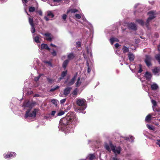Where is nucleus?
I'll list each match as a JSON object with an SVG mask.
<instances>
[{"label": "nucleus", "mask_w": 160, "mask_h": 160, "mask_svg": "<svg viewBox=\"0 0 160 160\" xmlns=\"http://www.w3.org/2000/svg\"><path fill=\"white\" fill-rule=\"evenodd\" d=\"M67 72V70L62 72L61 74V77L58 78V81L60 82L62 79H63L64 77L66 76Z\"/></svg>", "instance_id": "4468645a"}, {"label": "nucleus", "mask_w": 160, "mask_h": 160, "mask_svg": "<svg viewBox=\"0 0 160 160\" xmlns=\"http://www.w3.org/2000/svg\"><path fill=\"white\" fill-rule=\"evenodd\" d=\"M38 13L39 14V15L41 16L42 15V12L41 10H39L38 11Z\"/></svg>", "instance_id": "13d9d810"}, {"label": "nucleus", "mask_w": 160, "mask_h": 160, "mask_svg": "<svg viewBox=\"0 0 160 160\" xmlns=\"http://www.w3.org/2000/svg\"><path fill=\"white\" fill-rule=\"evenodd\" d=\"M122 138H124L125 140H128L130 141H131V142H133V140L134 139V137L132 136H131L130 137V139H129V138H127V137H121V140H122Z\"/></svg>", "instance_id": "f3484780"}, {"label": "nucleus", "mask_w": 160, "mask_h": 160, "mask_svg": "<svg viewBox=\"0 0 160 160\" xmlns=\"http://www.w3.org/2000/svg\"><path fill=\"white\" fill-rule=\"evenodd\" d=\"M55 90H56V88H51L50 90V92H53V91H54Z\"/></svg>", "instance_id": "e2e57ef3"}, {"label": "nucleus", "mask_w": 160, "mask_h": 160, "mask_svg": "<svg viewBox=\"0 0 160 160\" xmlns=\"http://www.w3.org/2000/svg\"><path fill=\"white\" fill-rule=\"evenodd\" d=\"M78 122L77 118L73 113H68L66 117L61 119L59 121L58 128L59 130L65 133L73 132V128Z\"/></svg>", "instance_id": "f257e3e1"}, {"label": "nucleus", "mask_w": 160, "mask_h": 160, "mask_svg": "<svg viewBox=\"0 0 160 160\" xmlns=\"http://www.w3.org/2000/svg\"><path fill=\"white\" fill-rule=\"evenodd\" d=\"M81 43L80 42H77L76 43V46L78 47H80L81 46Z\"/></svg>", "instance_id": "09e8293b"}, {"label": "nucleus", "mask_w": 160, "mask_h": 160, "mask_svg": "<svg viewBox=\"0 0 160 160\" xmlns=\"http://www.w3.org/2000/svg\"><path fill=\"white\" fill-rule=\"evenodd\" d=\"M29 0H22L23 3H24V5L26 6V3H27Z\"/></svg>", "instance_id": "864d4df0"}, {"label": "nucleus", "mask_w": 160, "mask_h": 160, "mask_svg": "<svg viewBox=\"0 0 160 160\" xmlns=\"http://www.w3.org/2000/svg\"><path fill=\"white\" fill-rule=\"evenodd\" d=\"M40 77H41V75H39L38 77H35L34 78L35 81H38V80L39 79V78H40Z\"/></svg>", "instance_id": "8fccbe9b"}, {"label": "nucleus", "mask_w": 160, "mask_h": 160, "mask_svg": "<svg viewBox=\"0 0 160 160\" xmlns=\"http://www.w3.org/2000/svg\"><path fill=\"white\" fill-rule=\"evenodd\" d=\"M54 2H61V0H53Z\"/></svg>", "instance_id": "bf43d9fd"}, {"label": "nucleus", "mask_w": 160, "mask_h": 160, "mask_svg": "<svg viewBox=\"0 0 160 160\" xmlns=\"http://www.w3.org/2000/svg\"><path fill=\"white\" fill-rule=\"evenodd\" d=\"M32 28L31 32L32 33H34L35 32V29L34 27V25L31 26Z\"/></svg>", "instance_id": "c03bdc74"}, {"label": "nucleus", "mask_w": 160, "mask_h": 160, "mask_svg": "<svg viewBox=\"0 0 160 160\" xmlns=\"http://www.w3.org/2000/svg\"><path fill=\"white\" fill-rule=\"evenodd\" d=\"M87 51L88 55H89L92 58V53L91 49H88L87 48Z\"/></svg>", "instance_id": "e433bc0d"}, {"label": "nucleus", "mask_w": 160, "mask_h": 160, "mask_svg": "<svg viewBox=\"0 0 160 160\" xmlns=\"http://www.w3.org/2000/svg\"><path fill=\"white\" fill-rule=\"evenodd\" d=\"M59 88V87L58 86H57L55 88H56V90L58 88Z\"/></svg>", "instance_id": "774afa93"}, {"label": "nucleus", "mask_w": 160, "mask_h": 160, "mask_svg": "<svg viewBox=\"0 0 160 160\" xmlns=\"http://www.w3.org/2000/svg\"><path fill=\"white\" fill-rule=\"evenodd\" d=\"M36 110L34 109L33 111H31L30 110L28 109L27 110L25 115V118H26L28 117L34 118L36 117Z\"/></svg>", "instance_id": "39448f33"}, {"label": "nucleus", "mask_w": 160, "mask_h": 160, "mask_svg": "<svg viewBox=\"0 0 160 160\" xmlns=\"http://www.w3.org/2000/svg\"><path fill=\"white\" fill-rule=\"evenodd\" d=\"M151 58L149 56L146 55V58L145 61L148 66L149 67L151 65Z\"/></svg>", "instance_id": "6e6552de"}, {"label": "nucleus", "mask_w": 160, "mask_h": 160, "mask_svg": "<svg viewBox=\"0 0 160 160\" xmlns=\"http://www.w3.org/2000/svg\"><path fill=\"white\" fill-rule=\"evenodd\" d=\"M23 106L30 108L31 107L30 102L28 101H26L23 103Z\"/></svg>", "instance_id": "6ab92c4d"}, {"label": "nucleus", "mask_w": 160, "mask_h": 160, "mask_svg": "<svg viewBox=\"0 0 160 160\" xmlns=\"http://www.w3.org/2000/svg\"><path fill=\"white\" fill-rule=\"evenodd\" d=\"M105 147L109 152H110L112 150L116 155L120 154L121 150V148L120 146L116 147L113 145L110 141L108 143H105Z\"/></svg>", "instance_id": "f03ea898"}, {"label": "nucleus", "mask_w": 160, "mask_h": 160, "mask_svg": "<svg viewBox=\"0 0 160 160\" xmlns=\"http://www.w3.org/2000/svg\"><path fill=\"white\" fill-rule=\"evenodd\" d=\"M151 88L153 90H156L158 88V86L156 83H153L151 85Z\"/></svg>", "instance_id": "4be33fe9"}, {"label": "nucleus", "mask_w": 160, "mask_h": 160, "mask_svg": "<svg viewBox=\"0 0 160 160\" xmlns=\"http://www.w3.org/2000/svg\"><path fill=\"white\" fill-rule=\"evenodd\" d=\"M156 12L154 11H151L148 12V14L149 15V17L147 19L146 23V26L148 28L149 22L156 17Z\"/></svg>", "instance_id": "20e7f679"}, {"label": "nucleus", "mask_w": 160, "mask_h": 160, "mask_svg": "<svg viewBox=\"0 0 160 160\" xmlns=\"http://www.w3.org/2000/svg\"><path fill=\"white\" fill-rule=\"evenodd\" d=\"M50 46H52V47H56V46L55 45H54V44H53L52 43L50 44Z\"/></svg>", "instance_id": "338daca9"}, {"label": "nucleus", "mask_w": 160, "mask_h": 160, "mask_svg": "<svg viewBox=\"0 0 160 160\" xmlns=\"http://www.w3.org/2000/svg\"><path fill=\"white\" fill-rule=\"evenodd\" d=\"M52 50H53V52H51L52 55L53 56H56L57 55V53H56V52L53 49Z\"/></svg>", "instance_id": "de8ad7c7"}, {"label": "nucleus", "mask_w": 160, "mask_h": 160, "mask_svg": "<svg viewBox=\"0 0 160 160\" xmlns=\"http://www.w3.org/2000/svg\"><path fill=\"white\" fill-rule=\"evenodd\" d=\"M56 112L57 113V111H52L50 114L52 116H54Z\"/></svg>", "instance_id": "a19ab883"}, {"label": "nucleus", "mask_w": 160, "mask_h": 160, "mask_svg": "<svg viewBox=\"0 0 160 160\" xmlns=\"http://www.w3.org/2000/svg\"><path fill=\"white\" fill-rule=\"evenodd\" d=\"M138 68H139V70L138 71V73H141L142 71V66L141 64H139Z\"/></svg>", "instance_id": "c9c22d12"}, {"label": "nucleus", "mask_w": 160, "mask_h": 160, "mask_svg": "<svg viewBox=\"0 0 160 160\" xmlns=\"http://www.w3.org/2000/svg\"><path fill=\"white\" fill-rule=\"evenodd\" d=\"M35 10V8L34 7H29V11L30 12H33Z\"/></svg>", "instance_id": "37998d69"}, {"label": "nucleus", "mask_w": 160, "mask_h": 160, "mask_svg": "<svg viewBox=\"0 0 160 160\" xmlns=\"http://www.w3.org/2000/svg\"><path fill=\"white\" fill-rule=\"evenodd\" d=\"M69 62V61L68 60V59L66 60L63 62L62 66L63 68H64V69H65L66 68Z\"/></svg>", "instance_id": "393cba45"}, {"label": "nucleus", "mask_w": 160, "mask_h": 160, "mask_svg": "<svg viewBox=\"0 0 160 160\" xmlns=\"http://www.w3.org/2000/svg\"><path fill=\"white\" fill-rule=\"evenodd\" d=\"M145 76L147 79L150 80L151 78L152 75L150 73H149L148 72H147L145 73Z\"/></svg>", "instance_id": "a211bd4d"}, {"label": "nucleus", "mask_w": 160, "mask_h": 160, "mask_svg": "<svg viewBox=\"0 0 160 160\" xmlns=\"http://www.w3.org/2000/svg\"><path fill=\"white\" fill-rule=\"evenodd\" d=\"M150 98L151 99V102L153 105V106H152L153 109L154 111H155L156 110L155 108V107L157 105V102L155 100L151 99V98Z\"/></svg>", "instance_id": "5701e85b"}, {"label": "nucleus", "mask_w": 160, "mask_h": 160, "mask_svg": "<svg viewBox=\"0 0 160 160\" xmlns=\"http://www.w3.org/2000/svg\"><path fill=\"white\" fill-rule=\"evenodd\" d=\"M122 50L124 53H126L128 51L129 49L128 48L124 46L122 48Z\"/></svg>", "instance_id": "f704fd0d"}, {"label": "nucleus", "mask_w": 160, "mask_h": 160, "mask_svg": "<svg viewBox=\"0 0 160 160\" xmlns=\"http://www.w3.org/2000/svg\"><path fill=\"white\" fill-rule=\"evenodd\" d=\"M29 22L31 26L34 25L32 18H29Z\"/></svg>", "instance_id": "58836bf2"}, {"label": "nucleus", "mask_w": 160, "mask_h": 160, "mask_svg": "<svg viewBox=\"0 0 160 160\" xmlns=\"http://www.w3.org/2000/svg\"><path fill=\"white\" fill-rule=\"evenodd\" d=\"M112 159L113 160H119V159L116 156L114 157H113Z\"/></svg>", "instance_id": "680f3d73"}, {"label": "nucleus", "mask_w": 160, "mask_h": 160, "mask_svg": "<svg viewBox=\"0 0 160 160\" xmlns=\"http://www.w3.org/2000/svg\"><path fill=\"white\" fill-rule=\"evenodd\" d=\"M78 12V10L76 9H69L67 11V13H74Z\"/></svg>", "instance_id": "c756f323"}, {"label": "nucleus", "mask_w": 160, "mask_h": 160, "mask_svg": "<svg viewBox=\"0 0 160 160\" xmlns=\"http://www.w3.org/2000/svg\"><path fill=\"white\" fill-rule=\"evenodd\" d=\"M54 17V15L51 11H48L47 12V16L44 17V19L48 21L50 20L49 18H52Z\"/></svg>", "instance_id": "0eeeda50"}, {"label": "nucleus", "mask_w": 160, "mask_h": 160, "mask_svg": "<svg viewBox=\"0 0 160 160\" xmlns=\"http://www.w3.org/2000/svg\"><path fill=\"white\" fill-rule=\"evenodd\" d=\"M136 22L142 26L144 24V22L142 19H137L136 20Z\"/></svg>", "instance_id": "7c9ffc66"}, {"label": "nucleus", "mask_w": 160, "mask_h": 160, "mask_svg": "<svg viewBox=\"0 0 160 160\" xmlns=\"http://www.w3.org/2000/svg\"><path fill=\"white\" fill-rule=\"evenodd\" d=\"M156 144L160 147V140L158 139L157 140Z\"/></svg>", "instance_id": "6e6d98bb"}, {"label": "nucleus", "mask_w": 160, "mask_h": 160, "mask_svg": "<svg viewBox=\"0 0 160 160\" xmlns=\"http://www.w3.org/2000/svg\"><path fill=\"white\" fill-rule=\"evenodd\" d=\"M76 103L78 106L82 107L81 109L82 110H84L86 108V101L84 99L77 98Z\"/></svg>", "instance_id": "7ed1b4c3"}, {"label": "nucleus", "mask_w": 160, "mask_h": 160, "mask_svg": "<svg viewBox=\"0 0 160 160\" xmlns=\"http://www.w3.org/2000/svg\"><path fill=\"white\" fill-rule=\"evenodd\" d=\"M153 116H154V115L152 114H149L148 116H147L145 118V121L146 122H149L153 118H154V117H153Z\"/></svg>", "instance_id": "f8f14e48"}, {"label": "nucleus", "mask_w": 160, "mask_h": 160, "mask_svg": "<svg viewBox=\"0 0 160 160\" xmlns=\"http://www.w3.org/2000/svg\"><path fill=\"white\" fill-rule=\"evenodd\" d=\"M34 64H38L39 63V60L37 58H35L34 59Z\"/></svg>", "instance_id": "a18cd8bd"}, {"label": "nucleus", "mask_w": 160, "mask_h": 160, "mask_svg": "<svg viewBox=\"0 0 160 160\" xmlns=\"http://www.w3.org/2000/svg\"><path fill=\"white\" fill-rule=\"evenodd\" d=\"M47 80L48 82L50 83H52L54 81V80L53 79L51 78H47Z\"/></svg>", "instance_id": "79ce46f5"}, {"label": "nucleus", "mask_w": 160, "mask_h": 160, "mask_svg": "<svg viewBox=\"0 0 160 160\" xmlns=\"http://www.w3.org/2000/svg\"><path fill=\"white\" fill-rule=\"evenodd\" d=\"M156 59L158 61L159 64H160V54L157 55L155 56Z\"/></svg>", "instance_id": "ea45409f"}, {"label": "nucleus", "mask_w": 160, "mask_h": 160, "mask_svg": "<svg viewBox=\"0 0 160 160\" xmlns=\"http://www.w3.org/2000/svg\"><path fill=\"white\" fill-rule=\"evenodd\" d=\"M129 28L132 30H136L137 29V26L135 24L133 23H131L128 25Z\"/></svg>", "instance_id": "2eb2a0df"}, {"label": "nucleus", "mask_w": 160, "mask_h": 160, "mask_svg": "<svg viewBox=\"0 0 160 160\" xmlns=\"http://www.w3.org/2000/svg\"><path fill=\"white\" fill-rule=\"evenodd\" d=\"M75 17L78 19H80L81 18V15L79 14H76L75 15Z\"/></svg>", "instance_id": "603ef678"}, {"label": "nucleus", "mask_w": 160, "mask_h": 160, "mask_svg": "<svg viewBox=\"0 0 160 160\" xmlns=\"http://www.w3.org/2000/svg\"><path fill=\"white\" fill-rule=\"evenodd\" d=\"M66 101V99L64 98V99L61 100L60 101V103L61 104H63Z\"/></svg>", "instance_id": "3c124183"}, {"label": "nucleus", "mask_w": 160, "mask_h": 160, "mask_svg": "<svg viewBox=\"0 0 160 160\" xmlns=\"http://www.w3.org/2000/svg\"><path fill=\"white\" fill-rule=\"evenodd\" d=\"M40 49L42 50L43 49H47L49 50H50V49L48 47V45L47 44H42L41 46Z\"/></svg>", "instance_id": "dca6fc26"}, {"label": "nucleus", "mask_w": 160, "mask_h": 160, "mask_svg": "<svg viewBox=\"0 0 160 160\" xmlns=\"http://www.w3.org/2000/svg\"><path fill=\"white\" fill-rule=\"evenodd\" d=\"M128 58L130 61L132 62L134 61L135 58V56L133 53L129 52L128 54Z\"/></svg>", "instance_id": "9b49d317"}, {"label": "nucleus", "mask_w": 160, "mask_h": 160, "mask_svg": "<svg viewBox=\"0 0 160 160\" xmlns=\"http://www.w3.org/2000/svg\"><path fill=\"white\" fill-rule=\"evenodd\" d=\"M155 37L156 38H158L159 37V35L158 34H155Z\"/></svg>", "instance_id": "69168bd1"}, {"label": "nucleus", "mask_w": 160, "mask_h": 160, "mask_svg": "<svg viewBox=\"0 0 160 160\" xmlns=\"http://www.w3.org/2000/svg\"><path fill=\"white\" fill-rule=\"evenodd\" d=\"M78 90L77 88L74 89L72 93V95L76 96L78 94Z\"/></svg>", "instance_id": "2f4dec72"}, {"label": "nucleus", "mask_w": 160, "mask_h": 160, "mask_svg": "<svg viewBox=\"0 0 160 160\" xmlns=\"http://www.w3.org/2000/svg\"><path fill=\"white\" fill-rule=\"evenodd\" d=\"M41 36L40 35H38L35 36V34L33 35V38L34 40L37 43H39L40 42Z\"/></svg>", "instance_id": "9d476101"}, {"label": "nucleus", "mask_w": 160, "mask_h": 160, "mask_svg": "<svg viewBox=\"0 0 160 160\" xmlns=\"http://www.w3.org/2000/svg\"><path fill=\"white\" fill-rule=\"evenodd\" d=\"M40 96V95L39 94H35L34 95V97H39Z\"/></svg>", "instance_id": "0e129e2a"}, {"label": "nucleus", "mask_w": 160, "mask_h": 160, "mask_svg": "<svg viewBox=\"0 0 160 160\" xmlns=\"http://www.w3.org/2000/svg\"><path fill=\"white\" fill-rule=\"evenodd\" d=\"M74 54L72 53H70L67 55L68 59L69 61L72 59L74 57Z\"/></svg>", "instance_id": "412c9836"}, {"label": "nucleus", "mask_w": 160, "mask_h": 160, "mask_svg": "<svg viewBox=\"0 0 160 160\" xmlns=\"http://www.w3.org/2000/svg\"><path fill=\"white\" fill-rule=\"evenodd\" d=\"M67 17V15L65 14H64L62 16V18L64 20H65Z\"/></svg>", "instance_id": "5fc2aeb1"}, {"label": "nucleus", "mask_w": 160, "mask_h": 160, "mask_svg": "<svg viewBox=\"0 0 160 160\" xmlns=\"http://www.w3.org/2000/svg\"><path fill=\"white\" fill-rule=\"evenodd\" d=\"M110 42L111 44H113L114 42H118V40L116 38H112L110 39Z\"/></svg>", "instance_id": "b1692460"}, {"label": "nucleus", "mask_w": 160, "mask_h": 160, "mask_svg": "<svg viewBox=\"0 0 160 160\" xmlns=\"http://www.w3.org/2000/svg\"><path fill=\"white\" fill-rule=\"evenodd\" d=\"M159 69V68H156L152 70V72L155 75H157Z\"/></svg>", "instance_id": "473e14b6"}, {"label": "nucleus", "mask_w": 160, "mask_h": 160, "mask_svg": "<svg viewBox=\"0 0 160 160\" xmlns=\"http://www.w3.org/2000/svg\"><path fill=\"white\" fill-rule=\"evenodd\" d=\"M82 16V19L83 20V22H83L82 23V24L84 25H86V24H88V25H90V27H91L92 26V25L90 23H89L86 19L85 18L82 16V15H81Z\"/></svg>", "instance_id": "aec40b11"}, {"label": "nucleus", "mask_w": 160, "mask_h": 160, "mask_svg": "<svg viewBox=\"0 0 160 160\" xmlns=\"http://www.w3.org/2000/svg\"><path fill=\"white\" fill-rule=\"evenodd\" d=\"M44 35L46 37V39L49 41H51L52 40V37L50 33H46Z\"/></svg>", "instance_id": "ddd939ff"}, {"label": "nucleus", "mask_w": 160, "mask_h": 160, "mask_svg": "<svg viewBox=\"0 0 160 160\" xmlns=\"http://www.w3.org/2000/svg\"><path fill=\"white\" fill-rule=\"evenodd\" d=\"M95 157L94 155L93 154H91L90 155L89 159L90 160H93L95 159Z\"/></svg>", "instance_id": "4c0bfd02"}, {"label": "nucleus", "mask_w": 160, "mask_h": 160, "mask_svg": "<svg viewBox=\"0 0 160 160\" xmlns=\"http://www.w3.org/2000/svg\"><path fill=\"white\" fill-rule=\"evenodd\" d=\"M64 112L62 110H61L58 112L57 111V114L54 117H56L57 116H60L64 114Z\"/></svg>", "instance_id": "cd10ccee"}, {"label": "nucleus", "mask_w": 160, "mask_h": 160, "mask_svg": "<svg viewBox=\"0 0 160 160\" xmlns=\"http://www.w3.org/2000/svg\"><path fill=\"white\" fill-rule=\"evenodd\" d=\"M16 155V153L14 152H9L7 154H3V156L5 158L9 159L11 158H14Z\"/></svg>", "instance_id": "423d86ee"}, {"label": "nucleus", "mask_w": 160, "mask_h": 160, "mask_svg": "<svg viewBox=\"0 0 160 160\" xmlns=\"http://www.w3.org/2000/svg\"><path fill=\"white\" fill-rule=\"evenodd\" d=\"M72 89L71 87H67L66 88L63 90V94L65 96H67L70 93V92Z\"/></svg>", "instance_id": "1a4fd4ad"}, {"label": "nucleus", "mask_w": 160, "mask_h": 160, "mask_svg": "<svg viewBox=\"0 0 160 160\" xmlns=\"http://www.w3.org/2000/svg\"><path fill=\"white\" fill-rule=\"evenodd\" d=\"M80 78L79 77L78 78V80L76 83V85L77 87H79L81 83V82L80 81Z\"/></svg>", "instance_id": "c85d7f7f"}, {"label": "nucleus", "mask_w": 160, "mask_h": 160, "mask_svg": "<svg viewBox=\"0 0 160 160\" xmlns=\"http://www.w3.org/2000/svg\"><path fill=\"white\" fill-rule=\"evenodd\" d=\"M75 79L76 77L74 76L72 78L71 81L68 83V85L69 86H71L74 83Z\"/></svg>", "instance_id": "bb28decb"}, {"label": "nucleus", "mask_w": 160, "mask_h": 160, "mask_svg": "<svg viewBox=\"0 0 160 160\" xmlns=\"http://www.w3.org/2000/svg\"><path fill=\"white\" fill-rule=\"evenodd\" d=\"M115 46L116 48H118L119 46V45L118 43H116L115 44Z\"/></svg>", "instance_id": "052dcab7"}, {"label": "nucleus", "mask_w": 160, "mask_h": 160, "mask_svg": "<svg viewBox=\"0 0 160 160\" xmlns=\"http://www.w3.org/2000/svg\"><path fill=\"white\" fill-rule=\"evenodd\" d=\"M134 65H131L130 66H129V68H130V69L133 72H135V70H134V69H132L131 68V67L132 66H134Z\"/></svg>", "instance_id": "4d7b16f0"}, {"label": "nucleus", "mask_w": 160, "mask_h": 160, "mask_svg": "<svg viewBox=\"0 0 160 160\" xmlns=\"http://www.w3.org/2000/svg\"><path fill=\"white\" fill-rule=\"evenodd\" d=\"M147 128L150 130H152L153 131L155 130V127L153 126L150 125L148 124H147Z\"/></svg>", "instance_id": "72a5a7b5"}, {"label": "nucleus", "mask_w": 160, "mask_h": 160, "mask_svg": "<svg viewBox=\"0 0 160 160\" xmlns=\"http://www.w3.org/2000/svg\"><path fill=\"white\" fill-rule=\"evenodd\" d=\"M51 102L53 104H55V105H57V103L56 99H53L51 100Z\"/></svg>", "instance_id": "49530a36"}, {"label": "nucleus", "mask_w": 160, "mask_h": 160, "mask_svg": "<svg viewBox=\"0 0 160 160\" xmlns=\"http://www.w3.org/2000/svg\"><path fill=\"white\" fill-rule=\"evenodd\" d=\"M87 65L88 67V72L89 73L91 72V68L92 65H89L88 62L87 61Z\"/></svg>", "instance_id": "a878e982"}]
</instances>
